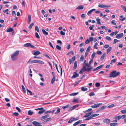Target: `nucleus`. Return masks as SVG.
I'll use <instances>...</instances> for the list:
<instances>
[{
    "label": "nucleus",
    "mask_w": 126,
    "mask_h": 126,
    "mask_svg": "<svg viewBox=\"0 0 126 126\" xmlns=\"http://www.w3.org/2000/svg\"><path fill=\"white\" fill-rule=\"evenodd\" d=\"M56 48L58 50H61V47L58 45H57L56 46Z\"/></svg>",
    "instance_id": "2f4dec72"
},
{
    "label": "nucleus",
    "mask_w": 126,
    "mask_h": 126,
    "mask_svg": "<svg viewBox=\"0 0 126 126\" xmlns=\"http://www.w3.org/2000/svg\"><path fill=\"white\" fill-rule=\"evenodd\" d=\"M12 31H14V30L11 28L10 27L7 30L6 32H9Z\"/></svg>",
    "instance_id": "4468645a"
},
{
    "label": "nucleus",
    "mask_w": 126,
    "mask_h": 126,
    "mask_svg": "<svg viewBox=\"0 0 126 126\" xmlns=\"http://www.w3.org/2000/svg\"><path fill=\"white\" fill-rule=\"evenodd\" d=\"M92 118V117L91 115L90 116L88 117L87 118H86V119H85V120H89L91 119Z\"/></svg>",
    "instance_id": "864d4df0"
},
{
    "label": "nucleus",
    "mask_w": 126,
    "mask_h": 126,
    "mask_svg": "<svg viewBox=\"0 0 126 126\" xmlns=\"http://www.w3.org/2000/svg\"><path fill=\"white\" fill-rule=\"evenodd\" d=\"M123 33H122L121 34H118L116 35V37L117 38L120 39L122 38L123 36Z\"/></svg>",
    "instance_id": "423d86ee"
},
{
    "label": "nucleus",
    "mask_w": 126,
    "mask_h": 126,
    "mask_svg": "<svg viewBox=\"0 0 126 126\" xmlns=\"http://www.w3.org/2000/svg\"><path fill=\"white\" fill-rule=\"evenodd\" d=\"M31 20V16L30 15H29L28 16V20L27 21L28 24H29Z\"/></svg>",
    "instance_id": "9d476101"
},
{
    "label": "nucleus",
    "mask_w": 126,
    "mask_h": 126,
    "mask_svg": "<svg viewBox=\"0 0 126 126\" xmlns=\"http://www.w3.org/2000/svg\"><path fill=\"white\" fill-rule=\"evenodd\" d=\"M40 54V53L39 51H36L34 53L33 55H34L37 56Z\"/></svg>",
    "instance_id": "412c9836"
},
{
    "label": "nucleus",
    "mask_w": 126,
    "mask_h": 126,
    "mask_svg": "<svg viewBox=\"0 0 126 126\" xmlns=\"http://www.w3.org/2000/svg\"><path fill=\"white\" fill-rule=\"evenodd\" d=\"M114 119H115L120 120L121 118V115H119L117 116H115L114 117Z\"/></svg>",
    "instance_id": "c85d7f7f"
},
{
    "label": "nucleus",
    "mask_w": 126,
    "mask_h": 126,
    "mask_svg": "<svg viewBox=\"0 0 126 126\" xmlns=\"http://www.w3.org/2000/svg\"><path fill=\"white\" fill-rule=\"evenodd\" d=\"M60 112V109L59 108H58L57 111L55 113V114H58Z\"/></svg>",
    "instance_id": "72a5a7b5"
},
{
    "label": "nucleus",
    "mask_w": 126,
    "mask_h": 126,
    "mask_svg": "<svg viewBox=\"0 0 126 126\" xmlns=\"http://www.w3.org/2000/svg\"><path fill=\"white\" fill-rule=\"evenodd\" d=\"M102 104L101 103L95 104H94V105L91 106V107L93 108H96L99 107L100 105H101Z\"/></svg>",
    "instance_id": "7ed1b4c3"
},
{
    "label": "nucleus",
    "mask_w": 126,
    "mask_h": 126,
    "mask_svg": "<svg viewBox=\"0 0 126 126\" xmlns=\"http://www.w3.org/2000/svg\"><path fill=\"white\" fill-rule=\"evenodd\" d=\"M27 93L28 94V93H29L31 95L32 94V93L28 89H27Z\"/></svg>",
    "instance_id": "a18cd8bd"
},
{
    "label": "nucleus",
    "mask_w": 126,
    "mask_h": 126,
    "mask_svg": "<svg viewBox=\"0 0 126 126\" xmlns=\"http://www.w3.org/2000/svg\"><path fill=\"white\" fill-rule=\"evenodd\" d=\"M35 35L36 38L38 39H40V36L36 32L35 33Z\"/></svg>",
    "instance_id": "e433bc0d"
},
{
    "label": "nucleus",
    "mask_w": 126,
    "mask_h": 126,
    "mask_svg": "<svg viewBox=\"0 0 126 126\" xmlns=\"http://www.w3.org/2000/svg\"><path fill=\"white\" fill-rule=\"evenodd\" d=\"M37 60H33L31 61L30 62V63L31 64H32L34 63H37Z\"/></svg>",
    "instance_id": "f704fd0d"
},
{
    "label": "nucleus",
    "mask_w": 126,
    "mask_h": 126,
    "mask_svg": "<svg viewBox=\"0 0 126 126\" xmlns=\"http://www.w3.org/2000/svg\"><path fill=\"white\" fill-rule=\"evenodd\" d=\"M96 21L97 24L100 25H101V23L100 22V19L98 17L96 19Z\"/></svg>",
    "instance_id": "aec40b11"
},
{
    "label": "nucleus",
    "mask_w": 126,
    "mask_h": 126,
    "mask_svg": "<svg viewBox=\"0 0 126 126\" xmlns=\"http://www.w3.org/2000/svg\"><path fill=\"white\" fill-rule=\"evenodd\" d=\"M99 115V114H92L91 115L92 117V118L94 117H95L96 116H97Z\"/></svg>",
    "instance_id": "c9c22d12"
},
{
    "label": "nucleus",
    "mask_w": 126,
    "mask_h": 126,
    "mask_svg": "<svg viewBox=\"0 0 126 126\" xmlns=\"http://www.w3.org/2000/svg\"><path fill=\"white\" fill-rule=\"evenodd\" d=\"M93 38L92 37H90L89 38V41L90 42H92L93 41Z\"/></svg>",
    "instance_id": "0e129e2a"
},
{
    "label": "nucleus",
    "mask_w": 126,
    "mask_h": 126,
    "mask_svg": "<svg viewBox=\"0 0 126 126\" xmlns=\"http://www.w3.org/2000/svg\"><path fill=\"white\" fill-rule=\"evenodd\" d=\"M60 34L62 35H65V33L64 32L62 31H60Z\"/></svg>",
    "instance_id": "13d9d810"
},
{
    "label": "nucleus",
    "mask_w": 126,
    "mask_h": 126,
    "mask_svg": "<svg viewBox=\"0 0 126 126\" xmlns=\"http://www.w3.org/2000/svg\"><path fill=\"white\" fill-rule=\"evenodd\" d=\"M84 60V56L82 55L81 56V57L80 59V61H83Z\"/></svg>",
    "instance_id": "a19ab883"
},
{
    "label": "nucleus",
    "mask_w": 126,
    "mask_h": 126,
    "mask_svg": "<svg viewBox=\"0 0 126 126\" xmlns=\"http://www.w3.org/2000/svg\"><path fill=\"white\" fill-rule=\"evenodd\" d=\"M34 113V112L32 111L31 110H29L28 112V114L29 115H32Z\"/></svg>",
    "instance_id": "4be33fe9"
},
{
    "label": "nucleus",
    "mask_w": 126,
    "mask_h": 126,
    "mask_svg": "<svg viewBox=\"0 0 126 126\" xmlns=\"http://www.w3.org/2000/svg\"><path fill=\"white\" fill-rule=\"evenodd\" d=\"M102 53V52L100 51H97V53L98 55H100Z\"/></svg>",
    "instance_id": "e2e57ef3"
},
{
    "label": "nucleus",
    "mask_w": 126,
    "mask_h": 126,
    "mask_svg": "<svg viewBox=\"0 0 126 126\" xmlns=\"http://www.w3.org/2000/svg\"><path fill=\"white\" fill-rule=\"evenodd\" d=\"M73 121V120L72 118V117L71 118L69 121L68 123H70L72 122Z\"/></svg>",
    "instance_id": "4d7b16f0"
},
{
    "label": "nucleus",
    "mask_w": 126,
    "mask_h": 126,
    "mask_svg": "<svg viewBox=\"0 0 126 126\" xmlns=\"http://www.w3.org/2000/svg\"><path fill=\"white\" fill-rule=\"evenodd\" d=\"M13 114L14 115V116H18L19 115L18 113L17 112H15Z\"/></svg>",
    "instance_id": "8fccbe9b"
},
{
    "label": "nucleus",
    "mask_w": 126,
    "mask_h": 126,
    "mask_svg": "<svg viewBox=\"0 0 126 126\" xmlns=\"http://www.w3.org/2000/svg\"><path fill=\"white\" fill-rule=\"evenodd\" d=\"M84 63L88 67H90V65H89V64H88L86 63V60H85L84 61Z\"/></svg>",
    "instance_id": "c03bdc74"
},
{
    "label": "nucleus",
    "mask_w": 126,
    "mask_h": 126,
    "mask_svg": "<svg viewBox=\"0 0 126 126\" xmlns=\"http://www.w3.org/2000/svg\"><path fill=\"white\" fill-rule=\"evenodd\" d=\"M71 53L73 55L74 54V53L73 52V51L72 50L71 51H70L68 53H67L66 55H68L70 53Z\"/></svg>",
    "instance_id": "3c124183"
},
{
    "label": "nucleus",
    "mask_w": 126,
    "mask_h": 126,
    "mask_svg": "<svg viewBox=\"0 0 126 126\" xmlns=\"http://www.w3.org/2000/svg\"><path fill=\"white\" fill-rule=\"evenodd\" d=\"M95 9H93L89 11H88V12L87 13V14L88 15H89L90 14H91L92 12L94 11H95Z\"/></svg>",
    "instance_id": "ddd939ff"
},
{
    "label": "nucleus",
    "mask_w": 126,
    "mask_h": 126,
    "mask_svg": "<svg viewBox=\"0 0 126 126\" xmlns=\"http://www.w3.org/2000/svg\"><path fill=\"white\" fill-rule=\"evenodd\" d=\"M111 50V47H109L107 49V54H108Z\"/></svg>",
    "instance_id": "393cba45"
},
{
    "label": "nucleus",
    "mask_w": 126,
    "mask_h": 126,
    "mask_svg": "<svg viewBox=\"0 0 126 126\" xmlns=\"http://www.w3.org/2000/svg\"><path fill=\"white\" fill-rule=\"evenodd\" d=\"M30 44V43H26L23 46L26 47H29Z\"/></svg>",
    "instance_id": "c756f323"
},
{
    "label": "nucleus",
    "mask_w": 126,
    "mask_h": 126,
    "mask_svg": "<svg viewBox=\"0 0 126 126\" xmlns=\"http://www.w3.org/2000/svg\"><path fill=\"white\" fill-rule=\"evenodd\" d=\"M84 71V68H83V66L82 68L80 71L79 72V73L80 74H81Z\"/></svg>",
    "instance_id": "473e14b6"
},
{
    "label": "nucleus",
    "mask_w": 126,
    "mask_h": 126,
    "mask_svg": "<svg viewBox=\"0 0 126 126\" xmlns=\"http://www.w3.org/2000/svg\"><path fill=\"white\" fill-rule=\"evenodd\" d=\"M89 67V68H86L85 66H83V68H84V71L87 72L90 71L93 69V68L92 67Z\"/></svg>",
    "instance_id": "39448f33"
},
{
    "label": "nucleus",
    "mask_w": 126,
    "mask_h": 126,
    "mask_svg": "<svg viewBox=\"0 0 126 126\" xmlns=\"http://www.w3.org/2000/svg\"><path fill=\"white\" fill-rule=\"evenodd\" d=\"M16 108L19 112H21V110L18 107H16Z\"/></svg>",
    "instance_id": "bf43d9fd"
},
{
    "label": "nucleus",
    "mask_w": 126,
    "mask_h": 126,
    "mask_svg": "<svg viewBox=\"0 0 126 126\" xmlns=\"http://www.w3.org/2000/svg\"><path fill=\"white\" fill-rule=\"evenodd\" d=\"M74 74L72 77V78H74L79 76V75L78 74H77L76 72H74Z\"/></svg>",
    "instance_id": "1a4fd4ad"
},
{
    "label": "nucleus",
    "mask_w": 126,
    "mask_h": 126,
    "mask_svg": "<svg viewBox=\"0 0 126 126\" xmlns=\"http://www.w3.org/2000/svg\"><path fill=\"white\" fill-rule=\"evenodd\" d=\"M55 77H53L52 80L51 81V83L53 84L55 81Z\"/></svg>",
    "instance_id": "58836bf2"
},
{
    "label": "nucleus",
    "mask_w": 126,
    "mask_h": 126,
    "mask_svg": "<svg viewBox=\"0 0 126 126\" xmlns=\"http://www.w3.org/2000/svg\"><path fill=\"white\" fill-rule=\"evenodd\" d=\"M118 124V123H110V125L111 126H114L117 125Z\"/></svg>",
    "instance_id": "b1692460"
},
{
    "label": "nucleus",
    "mask_w": 126,
    "mask_h": 126,
    "mask_svg": "<svg viewBox=\"0 0 126 126\" xmlns=\"http://www.w3.org/2000/svg\"><path fill=\"white\" fill-rule=\"evenodd\" d=\"M120 74V72H117L116 71L114 70L111 72L109 74L110 75L109 76V77L115 78L119 75Z\"/></svg>",
    "instance_id": "f257e3e1"
},
{
    "label": "nucleus",
    "mask_w": 126,
    "mask_h": 126,
    "mask_svg": "<svg viewBox=\"0 0 126 126\" xmlns=\"http://www.w3.org/2000/svg\"><path fill=\"white\" fill-rule=\"evenodd\" d=\"M121 7L123 10L125 11L126 12V6L122 5H121Z\"/></svg>",
    "instance_id": "a211bd4d"
},
{
    "label": "nucleus",
    "mask_w": 126,
    "mask_h": 126,
    "mask_svg": "<svg viewBox=\"0 0 126 126\" xmlns=\"http://www.w3.org/2000/svg\"><path fill=\"white\" fill-rule=\"evenodd\" d=\"M95 95V94L94 92H91L89 93V96H92Z\"/></svg>",
    "instance_id": "37998d69"
},
{
    "label": "nucleus",
    "mask_w": 126,
    "mask_h": 126,
    "mask_svg": "<svg viewBox=\"0 0 126 126\" xmlns=\"http://www.w3.org/2000/svg\"><path fill=\"white\" fill-rule=\"evenodd\" d=\"M106 53H104L102 55V56L100 58V60L101 61L103 60V59H104V58L106 56Z\"/></svg>",
    "instance_id": "f3484780"
},
{
    "label": "nucleus",
    "mask_w": 126,
    "mask_h": 126,
    "mask_svg": "<svg viewBox=\"0 0 126 126\" xmlns=\"http://www.w3.org/2000/svg\"><path fill=\"white\" fill-rule=\"evenodd\" d=\"M19 52V51L17 50L15 51L11 55V58L12 60L13 61L17 59L16 56H18Z\"/></svg>",
    "instance_id": "f03ea898"
},
{
    "label": "nucleus",
    "mask_w": 126,
    "mask_h": 126,
    "mask_svg": "<svg viewBox=\"0 0 126 126\" xmlns=\"http://www.w3.org/2000/svg\"><path fill=\"white\" fill-rule=\"evenodd\" d=\"M126 117V115H123L122 116H121V118L124 119Z\"/></svg>",
    "instance_id": "338daca9"
},
{
    "label": "nucleus",
    "mask_w": 126,
    "mask_h": 126,
    "mask_svg": "<svg viewBox=\"0 0 126 126\" xmlns=\"http://www.w3.org/2000/svg\"><path fill=\"white\" fill-rule=\"evenodd\" d=\"M42 31L43 34L46 35H48V33L46 31L42 29Z\"/></svg>",
    "instance_id": "f8f14e48"
},
{
    "label": "nucleus",
    "mask_w": 126,
    "mask_h": 126,
    "mask_svg": "<svg viewBox=\"0 0 126 126\" xmlns=\"http://www.w3.org/2000/svg\"><path fill=\"white\" fill-rule=\"evenodd\" d=\"M46 110L45 109L44 110H40L39 111L38 113L39 114H42L43 112H44Z\"/></svg>",
    "instance_id": "bb28decb"
},
{
    "label": "nucleus",
    "mask_w": 126,
    "mask_h": 126,
    "mask_svg": "<svg viewBox=\"0 0 126 126\" xmlns=\"http://www.w3.org/2000/svg\"><path fill=\"white\" fill-rule=\"evenodd\" d=\"M114 106V105L113 104L109 105V106H108V107L109 108H110L113 107Z\"/></svg>",
    "instance_id": "052dcab7"
},
{
    "label": "nucleus",
    "mask_w": 126,
    "mask_h": 126,
    "mask_svg": "<svg viewBox=\"0 0 126 126\" xmlns=\"http://www.w3.org/2000/svg\"><path fill=\"white\" fill-rule=\"evenodd\" d=\"M100 84L99 83H97L95 84V86L96 87H98L100 86Z\"/></svg>",
    "instance_id": "603ef678"
},
{
    "label": "nucleus",
    "mask_w": 126,
    "mask_h": 126,
    "mask_svg": "<svg viewBox=\"0 0 126 126\" xmlns=\"http://www.w3.org/2000/svg\"><path fill=\"white\" fill-rule=\"evenodd\" d=\"M82 121V120H79L75 123L73 125L74 126L77 125L79 123H80Z\"/></svg>",
    "instance_id": "2eb2a0df"
},
{
    "label": "nucleus",
    "mask_w": 126,
    "mask_h": 126,
    "mask_svg": "<svg viewBox=\"0 0 126 126\" xmlns=\"http://www.w3.org/2000/svg\"><path fill=\"white\" fill-rule=\"evenodd\" d=\"M34 25V23L32 22L31 23L28 27V29H31L32 28V26Z\"/></svg>",
    "instance_id": "5701e85b"
},
{
    "label": "nucleus",
    "mask_w": 126,
    "mask_h": 126,
    "mask_svg": "<svg viewBox=\"0 0 126 126\" xmlns=\"http://www.w3.org/2000/svg\"><path fill=\"white\" fill-rule=\"evenodd\" d=\"M92 112H90L89 113H87L84 116V117H88L90 116L92 114Z\"/></svg>",
    "instance_id": "a878e982"
},
{
    "label": "nucleus",
    "mask_w": 126,
    "mask_h": 126,
    "mask_svg": "<svg viewBox=\"0 0 126 126\" xmlns=\"http://www.w3.org/2000/svg\"><path fill=\"white\" fill-rule=\"evenodd\" d=\"M106 38L108 40L110 41L111 40V38L109 36H106Z\"/></svg>",
    "instance_id": "680f3d73"
},
{
    "label": "nucleus",
    "mask_w": 126,
    "mask_h": 126,
    "mask_svg": "<svg viewBox=\"0 0 126 126\" xmlns=\"http://www.w3.org/2000/svg\"><path fill=\"white\" fill-rule=\"evenodd\" d=\"M70 44H69L66 46V48L67 49L69 50L70 49Z\"/></svg>",
    "instance_id": "774afa93"
},
{
    "label": "nucleus",
    "mask_w": 126,
    "mask_h": 126,
    "mask_svg": "<svg viewBox=\"0 0 126 126\" xmlns=\"http://www.w3.org/2000/svg\"><path fill=\"white\" fill-rule=\"evenodd\" d=\"M35 29L38 32H39V30L38 26H36L35 27Z\"/></svg>",
    "instance_id": "4c0bfd02"
},
{
    "label": "nucleus",
    "mask_w": 126,
    "mask_h": 126,
    "mask_svg": "<svg viewBox=\"0 0 126 126\" xmlns=\"http://www.w3.org/2000/svg\"><path fill=\"white\" fill-rule=\"evenodd\" d=\"M90 46H89L87 48V50H86V52H89L90 51Z\"/></svg>",
    "instance_id": "6e6d98bb"
},
{
    "label": "nucleus",
    "mask_w": 126,
    "mask_h": 126,
    "mask_svg": "<svg viewBox=\"0 0 126 126\" xmlns=\"http://www.w3.org/2000/svg\"><path fill=\"white\" fill-rule=\"evenodd\" d=\"M104 5L103 4H99L98 5V7L101 8H104Z\"/></svg>",
    "instance_id": "de8ad7c7"
},
{
    "label": "nucleus",
    "mask_w": 126,
    "mask_h": 126,
    "mask_svg": "<svg viewBox=\"0 0 126 126\" xmlns=\"http://www.w3.org/2000/svg\"><path fill=\"white\" fill-rule=\"evenodd\" d=\"M115 20H113L111 22V24H113L114 25H116V23L115 22Z\"/></svg>",
    "instance_id": "5fc2aeb1"
},
{
    "label": "nucleus",
    "mask_w": 126,
    "mask_h": 126,
    "mask_svg": "<svg viewBox=\"0 0 126 126\" xmlns=\"http://www.w3.org/2000/svg\"><path fill=\"white\" fill-rule=\"evenodd\" d=\"M77 61H76L74 63V65L73 67V68L74 69H76L77 68Z\"/></svg>",
    "instance_id": "6ab92c4d"
},
{
    "label": "nucleus",
    "mask_w": 126,
    "mask_h": 126,
    "mask_svg": "<svg viewBox=\"0 0 126 126\" xmlns=\"http://www.w3.org/2000/svg\"><path fill=\"white\" fill-rule=\"evenodd\" d=\"M32 123L35 126H42L40 123L36 121H34L32 122Z\"/></svg>",
    "instance_id": "20e7f679"
},
{
    "label": "nucleus",
    "mask_w": 126,
    "mask_h": 126,
    "mask_svg": "<svg viewBox=\"0 0 126 126\" xmlns=\"http://www.w3.org/2000/svg\"><path fill=\"white\" fill-rule=\"evenodd\" d=\"M37 63L43 64H44V63L41 61L37 60Z\"/></svg>",
    "instance_id": "cd10ccee"
},
{
    "label": "nucleus",
    "mask_w": 126,
    "mask_h": 126,
    "mask_svg": "<svg viewBox=\"0 0 126 126\" xmlns=\"http://www.w3.org/2000/svg\"><path fill=\"white\" fill-rule=\"evenodd\" d=\"M96 54V53L95 52H94L91 55V57L93 58L94 57Z\"/></svg>",
    "instance_id": "49530a36"
},
{
    "label": "nucleus",
    "mask_w": 126,
    "mask_h": 126,
    "mask_svg": "<svg viewBox=\"0 0 126 126\" xmlns=\"http://www.w3.org/2000/svg\"><path fill=\"white\" fill-rule=\"evenodd\" d=\"M88 89L86 88L82 87L81 88V90L83 91H85L87 90Z\"/></svg>",
    "instance_id": "79ce46f5"
},
{
    "label": "nucleus",
    "mask_w": 126,
    "mask_h": 126,
    "mask_svg": "<svg viewBox=\"0 0 126 126\" xmlns=\"http://www.w3.org/2000/svg\"><path fill=\"white\" fill-rule=\"evenodd\" d=\"M78 94V92L75 93H72L69 94V95L70 96H75L77 94Z\"/></svg>",
    "instance_id": "7c9ffc66"
},
{
    "label": "nucleus",
    "mask_w": 126,
    "mask_h": 126,
    "mask_svg": "<svg viewBox=\"0 0 126 126\" xmlns=\"http://www.w3.org/2000/svg\"><path fill=\"white\" fill-rule=\"evenodd\" d=\"M49 45L53 49H54V47L51 43L50 42H49Z\"/></svg>",
    "instance_id": "69168bd1"
},
{
    "label": "nucleus",
    "mask_w": 126,
    "mask_h": 126,
    "mask_svg": "<svg viewBox=\"0 0 126 126\" xmlns=\"http://www.w3.org/2000/svg\"><path fill=\"white\" fill-rule=\"evenodd\" d=\"M110 121V120L108 118H106L104 119L103 120V122H104L107 124H108Z\"/></svg>",
    "instance_id": "6e6552de"
},
{
    "label": "nucleus",
    "mask_w": 126,
    "mask_h": 126,
    "mask_svg": "<svg viewBox=\"0 0 126 126\" xmlns=\"http://www.w3.org/2000/svg\"><path fill=\"white\" fill-rule=\"evenodd\" d=\"M120 112L123 114H124L126 113V109H124L121 110Z\"/></svg>",
    "instance_id": "ea45409f"
},
{
    "label": "nucleus",
    "mask_w": 126,
    "mask_h": 126,
    "mask_svg": "<svg viewBox=\"0 0 126 126\" xmlns=\"http://www.w3.org/2000/svg\"><path fill=\"white\" fill-rule=\"evenodd\" d=\"M70 107V105L69 104H68L65 106H63L62 107V108L63 109H66L69 107Z\"/></svg>",
    "instance_id": "dca6fc26"
},
{
    "label": "nucleus",
    "mask_w": 126,
    "mask_h": 126,
    "mask_svg": "<svg viewBox=\"0 0 126 126\" xmlns=\"http://www.w3.org/2000/svg\"><path fill=\"white\" fill-rule=\"evenodd\" d=\"M106 107V106H102L100 108H99V109H98V110H97L96 112H99L102 110H103L104 109H105Z\"/></svg>",
    "instance_id": "0eeeda50"
},
{
    "label": "nucleus",
    "mask_w": 126,
    "mask_h": 126,
    "mask_svg": "<svg viewBox=\"0 0 126 126\" xmlns=\"http://www.w3.org/2000/svg\"><path fill=\"white\" fill-rule=\"evenodd\" d=\"M84 8V6L82 5H80L76 8V9L78 10L83 9Z\"/></svg>",
    "instance_id": "9b49d317"
},
{
    "label": "nucleus",
    "mask_w": 126,
    "mask_h": 126,
    "mask_svg": "<svg viewBox=\"0 0 126 126\" xmlns=\"http://www.w3.org/2000/svg\"><path fill=\"white\" fill-rule=\"evenodd\" d=\"M21 87H22V90H23V91L25 93H26V90H25V88L24 87V86L23 85H21Z\"/></svg>",
    "instance_id": "09e8293b"
}]
</instances>
